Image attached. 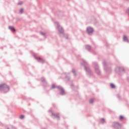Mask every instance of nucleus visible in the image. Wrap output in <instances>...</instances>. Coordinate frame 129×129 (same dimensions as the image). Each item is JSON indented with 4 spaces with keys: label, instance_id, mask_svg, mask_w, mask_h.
I'll list each match as a JSON object with an SVG mask.
<instances>
[{
    "label": "nucleus",
    "instance_id": "1a4fd4ad",
    "mask_svg": "<svg viewBox=\"0 0 129 129\" xmlns=\"http://www.w3.org/2000/svg\"><path fill=\"white\" fill-rule=\"evenodd\" d=\"M90 103H93V100L92 99H91L90 100Z\"/></svg>",
    "mask_w": 129,
    "mask_h": 129
},
{
    "label": "nucleus",
    "instance_id": "6e6552de",
    "mask_svg": "<svg viewBox=\"0 0 129 129\" xmlns=\"http://www.w3.org/2000/svg\"><path fill=\"white\" fill-rule=\"evenodd\" d=\"M23 12H24V10L23 9H21L20 11V14H22V13H23Z\"/></svg>",
    "mask_w": 129,
    "mask_h": 129
},
{
    "label": "nucleus",
    "instance_id": "4468645a",
    "mask_svg": "<svg viewBox=\"0 0 129 129\" xmlns=\"http://www.w3.org/2000/svg\"><path fill=\"white\" fill-rule=\"evenodd\" d=\"M55 117H59V114H57L56 115H55Z\"/></svg>",
    "mask_w": 129,
    "mask_h": 129
},
{
    "label": "nucleus",
    "instance_id": "ddd939ff",
    "mask_svg": "<svg viewBox=\"0 0 129 129\" xmlns=\"http://www.w3.org/2000/svg\"><path fill=\"white\" fill-rule=\"evenodd\" d=\"M38 60H40V61L43 60V59L41 58L38 57Z\"/></svg>",
    "mask_w": 129,
    "mask_h": 129
},
{
    "label": "nucleus",
    "instance_id": "0eeeda50",
    "mask_svg": "<svg viewBox=\"0 0 129 129\" xmlns=\"http://www.w3.org/2000/svg\"><path fill=\"white\" fill-rule=\"evenodd\" d=\"M123 118V116H119V119H120V120H122Z\"/></svg>",
    "mask_w": 129,
    "mask_h": 129
},
{
    "label": "nucleus",
    "instance_id": "2eb2a0df",
    "mask_svg": "<svg viewBox=\"0 0 129 129\" xmlns=\"http://www.w3.org/2000/svg\"><path fill=\"white\" fill-rule=\"evenodd\" d=\"M22 4H23L22 2H20V3L18 4V5H22Z\"/></svg>",
    "mask_w": 129,
    "mask_h": 129
},
{
    "label": "nucleus",
    "instance_id": "f3484780",
    "mask_svg": "<svg viewBox=\"0 0 129 129\" xmlns=\"http://www.w3.org/2000/svg\"><path fill=\"white\" fill-rule=\"evenodd\" d=\"M116 124H118V125H119V124H118V123H116Z\"/></svg>",
    "mask_w": 129,
    "mask_h": 129
},
{
    "label": "nucleus",
    "instance_id": "f03ea898",
    "mask_svg": "<svg viewBox=\"0 0 129 129\" xmlns=\"http://www.w3.org/2000/svg\"><path fill=\"white\" fill-rule=\"evenodd\" d=\"M87 32H88L89 33H92L93 32V29L91 28V27H88L87 29Z\"/></svg>",
    "mask_w": 129,
    "mask_h": 129
},
{
    "label": "nucleus",
    "instance_id": "39448f33",
    "mask_svg": "<svg viewBox=\"0 0 129 129\" xmlns=\"http://www.w3.org/2000/svg\"><path fill=\"white\" fill-rule=\"evenodd\" d=\"M110 86H111V87L112 88H114V87H115L114 86V85L113 84H110Z\"/></svg>",
    "mask_w": 129,
    "mask_h": 129
},
{
    "label": "nucleus",
    "instance_id": "7ed1b4c3",
    "mask_svg": "<svg viewBox=\"0 0 129 129\" xmlns=\"http://www.w3.org/2000/svg\"><path fill=\"white\" fill-rule=\"evenodd\" d=\"M123 41H125V42H128V40H127V37L125 36H123Z\"/></svg>",
    "mask_w": 129,
    "mask_h": 129
},
{
    "label": "nucleus",
    "instance_id": "dca6fc26",
    "mask_svg": "<svg viewBox=\"0 0 129 129\" xmlns=\"http://www.w3.org/2000/svg\"><path fill=\"white\" fill-rule=\"evenodd\" d=\"M102 121H104V119H102Z\"/></svg>",
    "mask_w": 129,
    "mask_h": 129
},
{
    "label": "nucleus",
    "instance_id": "423d86ee",
    "mask_svg": "<svg viewBox=\"0 0 129 129\" xmlns=\"http://www.w3.org/2000/svg\"><path fill=\"white\" fill-rule=\"evenodd\" d=\"M24 116L23 115H21L20 116V118H21V119L24 118Z\"/></svg>",
    "mask_w": 129,
    "mask_h": 129
},
{
    "label": "nucleus",
    "instance_id": "f8f14e48",
    "mask_svg": "<svg viewBox=\"0 0 129 129\" xmlns=\"http://www.w3.org/2000/svg\"><path fill=\"white\" fill-rule=\"evenodd\" d=\"M61 94H64V90H61Z\"/></svg>",
    "mask_w": 129,
    "mask_h": 129
},
{
    "label": "nucleus",
    "instance_id": "f257e3e1",
    "mask_svg": "<svg viewBox=\"0 0 129 129\" xmlns=\"http://www.w3.org/2000/svg\"><path fill=\"white\" fill-rule=\"evenodd\" d=\"M4 88H8L9 89V86L6 84L0 85V90H2Z\"/></svg>",
    "mask_w": 129,
    "mask_h": 129
},
{
    "label": "nucleus",
    "instance_id": "9d476101",
    "mask_svg": "<svg viewBox=\"0 0 129 129\" xmlns=\"http://www.w3.org/2000/svg\"><path fill=\"white\" fill-rule=\"evenodd\" d=\"M40 33L41 34V35H42L43 36H45V35H46V34L44 32H40Z\"/></svg>",
    "mask_w": 129,
    "mask_h": 129
},
{
    "label": "nucleus",
    "instance_id": "9b49d317",
    "mask_svg": "<svg viewBox=\"0 0 129 129\" xmlns=\"http://www.w3.org/2000/svg\"><path fill=\"white\" fill-rule=\"evenodd\" d=\"M55 85H52V86H51V88H55Z\"/></svg>",
    "mask_w": 129,
    "mask_h": 129
},
{
    "label": "nucleus",
    "instance_id": "20e7f679",
    "mask_svg": "<svg viewBox=\"0 0 129 129\" xmlns=\"http://www.w3.org/2000/svg\"><path fill=\"white\" fill-rule=\"evenodd\" d=\"M9 29H10V30H11L12 31H15V28H14V27H9Z\"/></svg>",
    "mask_w": 129,
    "mask_h": 129
}]
</instances>
